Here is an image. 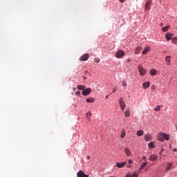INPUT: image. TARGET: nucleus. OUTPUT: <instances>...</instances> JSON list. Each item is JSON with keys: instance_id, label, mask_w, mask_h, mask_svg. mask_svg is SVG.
Listing matches in <instances>:
<instances>
[{"instance_id": "f257e3e1", "label": "nucleus", "mask_w": 177, "mask_h": 177, "mask_svg": "<svg viewBox=\"0 0 177 177\" xmlns=\"http://www.w3.org/2000/svg\"><path fill=\"white\" fill-rule=\"evenodd\" d=\"M119 104L122 111H124L127 105L125 104V102L122 100V98H120Z\"/></svg>"}, {"instance_id": "f03ea898", "label": "nucleus", "mask_w": 177, "mask_h": 177, "mask_svg": "<svg viewBox=\"0 0 177 177\" xmlns=\"http://www.w3.org/2000/svg\"><path fill=\"white\" fill-rule=\"evenodd\" d=\"M138 68L140 75H145L147 73V71L142 66H138Z\"/></svg>"}, {"instance_id": "7ed1b4c3", "label": "nucleus", "mask_w": 177, "mask_h": 177, "mask_svg": "<svg viewBox=\"0 0 177 177\" xmlns=\"http://www.w3.org/2000/svg\"><path fill=\"white\" fill-rule=\"evenodd\" d=\"M124 55H125V53L122 50H120L115 53V56L118 57V59H121Z\"/></svg>"}, {"instance_id": "20e7f679", "label": "nucleus", "mask_w": 177, "mask_h": 177, "mask_svg": "<svg viewBox=\"0 0 177 177\" xmlns=\"http://www.w3.org/2000/svg\"><path fill=\"white\" fill-rule=\"evenodd\" d=\"M91 92H92V89H91V88H84V91H82V94L83 95V96H86L89 95Z\"/></svg>"}, {"instance_id": "39448f33", "label": "nucleus", "mask_w": 177, "mask_h": 177, "mask_svg": "<svg viewBox=\"0 0 177 177\" xmlns=\"http://www.w3.org/2000/svg\"><path fill=\"white\" fill-rule=\"evenodd\" d=\"M88 59H89V54L86 53L80 58V62H86Z\"/></svg>"}, {"instance_id": "423d86ee", "label": "nucleus", "mask_w": 177, "mask_h": 177, "mask_svg": "<svg viewBox=\"0 0 177 177\" xmlns=\"http://www.w3.org/2000/svg\"><path fill=\"white\" fill-rule=\"evenodd\" d=\"M77 177H89L88 174H84V171L80 170L77 174Z\"/></svg>"}, {"instance_id": "0eeeda50", "label": "nucleus", "mask_w": 177, "mask_h": 177, "mask_svg": "<svg viewBox=\"0 0 177 177\" xmlns=\"http://www.w3.org/2000/svg\"><path fill=\"white\" fill-rule=\"evenodd\" d=\"M125 165H127V162H122L121 163L116 162V167H118V168H124Z\"/></svg>"}, {"instance_id": "6e6552de", "label": "nucleus", "mask_w": 177, "mask_h": 177, "mask_svg": "<svg viewBox=\"0 0 177 177\" xmlns=\"http://www.w3.org/2000/svg\"><path fill=\"white\" fill-rule=\"evenodd\" d=\"M151 6V1L148 0L145 5V9L146 10H150V6Z\"/></svg>"}, {"instance_id": "1a4fd4ad", "label": "nucleus", "mask_w": 177, "mask_h": 177, "mask_svg": "<svg viewBox=\"0 0 177 177\" xmlns=\"http://www.w3.org/2000/svg\"><path fill=\"white\" fill-rule=\"evenodd\" d=\"M161 136H162L163 139H165V140H169V135L165 133H161Z\"/></svg>"}, {"instance_id": "9d476101", "label": "nucleus", "mask_w": 177, "mask_h": 177, "mask_svg": "<svg viewBox=\"0 0 177 177\" xmlns=\"http://www.w3.org/2000/svg\"><path fill=\"white\" fill-rule=\"evenodd\" d=\"M124 115L125 117H129V115H131V109H126L125 111H124Z\"/></svg>"}, {"instance_id": "9b49d317", "label": "nucleus", "mask_w": 177, "mask_h": 177, "mask_svg": "<svg viewBox=\"0 0 177 177\" xmlns=\"http://www.w3.org/2000/svg\"><path fill=\"white\" fill-rule=\"evenodd\" d=\"M142 86H143L144 89H147V88H149V86H150V82H144L142 84Z\"/></svg>"}, {"instance_id": "f8f14e48", "label": "nucleus", "mask_w": 177, "mask_h": 177, "mask_svg": "<svg viewBox=\"0 0 177 177\" xmlns=\"http://www.w3.org/2000/svg\"><path fill=\"white\" fill-rule=\"evenodd\" d=\"M145 139L146 142H150V140H151V135L146 134L145 136Z\"/></svg>"}, {"instance_id": "ddd939ff", "label": "nucleus", "mask_w": 177, "mask_h": 177, "mask_svg": "<svg viewBox=\"0 0 177 177\" xmlns=\"http://www.w3.org/2000/svg\"><path fill=\"white\" fill-rule=\"evenodd\" d=\"M171 168H172V163H167L166 169H165V171L168 172V171H169V169H171Z\"/></svg>"}, {"instance_id": "4468645a", "label": "nucleus", "mask_w": 177, "mask_h": 177, "mask_svg": "<svg viewBox=\"0 0 177 177\" xmlns=\"http://www.w3.org/2000/svg\"><path fill=\"white\" fill-rule=\"evenodd\" d=\"M140 50H142L141 47H136V49H135L136 55H139L140 53Z\"/></svg>"}, {"instance_id": "2eb2a0df", "label": "nucleus", "mask_w": 177, "mask_h": 177, "mask_svg": "<svg viewBox=\"0 0 177 177\" xmlns=\"http://www.w3.org/2000/svg\"><path fill=\"white\" fill-rule=\"evenodd\" d=\"M126 177H138V174H136V172H134L133 174H127Z\"/></svg>"}, {"instance_id": "dca6fc26", "label": "nucleus", "mask_w": 177, "mask_h": 177, "mask_svg": "<svg viewBox=\"0 0 177 177\" xmlns=\"http://www.w3.org/2000/svg\"><path fill=\"white\" fill-rule=\"evenodd\" d=\"M86 102L87 103H95V99L92 98V97H90V98H87L86 100Z\"/></svg>"}, {"instance_id": "f3484780", "label": "nucleus", "mask_w": 177, "mask_h": 177, "mask_svg": "<svg viewBox=\"0 0 177 177\" xmlns=\"http://www.w3.org/2000/svg\"><path fill=\"white\" fill-rule=\"evenodd\" d=\"M149 149H154L156 147V145H154V142H151L148 145Z\"/></svg>"}, {"instance_id": "a211bd4d", "label": "nucleus", "mask_w": 177, "mask_h": 177, "mask_svg": "<svg viewBox=\"0 0 177 177\" xmlns=\"http://www.w3.org/2000/svg\"><path fill=\"white\" fill-rule=\"evenodd\" d=\"M145 133L143 130H138L136 133L137 136H142Z\"/></svg>"}, {"instance_id": "6ab92c4d", "label": "nucleus", "mask_w": 177, "mask_h": 177, "mask_svg": "<svg viewBox=\"0 0 177 177\" xmlns=\"http://www.w3.org/2000/svg\"><path fill=\"white\" fill-rule=\"evenodd\" d=\"M149 160H150V161H156V160H157V156H156V155H151V156L149 157Z\"/></svg>"}, {"instance_id": "aec40b11", "label": "nucleus", "mask_w": 177, "mask_h": 177, "mask_svg": "<svg viewBox=\"0 0 177 177\" xmlns=\"http://www.w3.org/2000/svg\"><path fill=\"white\" fill-rule=\"evenodd\" d=\"M149 50H150V47L147 46L144 50L142 51V55H146V53H147V52H149Z\"/></svg>"}, {"instance_id": "412c9836", "label": "nucleus", "mask_w": 177, "mask_h": 177, "mask_svg": "<svg viewBox=\"0 0 177 177\" xmlns=\"http://www.w3.org/2000/svg\"><path fill=\"white\" fill-rule=\"evenodd\" d=\"M165 62L167 63V64H169L171 63V56H167L165 57Z\"/></svg>"}, {"instance_id": "4be33fe9", "label": "nucleus", "mask_w": 177, "mask_h": 177, "mask_svg": "<svg viewBox=\"0 0 177 177\" xmlns=\"http://www.w3.org/2000/svg\"><path fill=\"white\" fill-rule=\"evenodd\" d=\"M124 153L127 154V156H131V150L128 148L124 149Z\"/></svg>"}, {"instance_id": "5701e85b", "label": "nucleus", "mask_w": 177, "mask_h": 177, "mask_svg": "<svg viewBox=\"0 0 177 177\" xmlns=\"http://www.w3.org/2000/svg\"><path fill=\"white\" fill-rule=\"evenodd\" d=\"M77 88L79 91H84L85 89V86L78 85Z\"/></svg>"}, {"instance_id": "b1692460", "label": "nucleus", "mask_w": 177, "mask_h": 177, "mask_svg": "<svg viewBox=\"0 0 177 177\" xmlns=\"http://www.w3.org/2000/svg\"><path fill=\"white\" fill-rule=\"evenodd\" d=\"M165 38L167 41H170L171 38H172V35L171 34H167L165 36Z\"/></svg>"}, {"instance_id": "393cba45", "label": "nucleus", "mask_w": 177, "mask_h": 177, "mask_svg": "<svg viewBox=\"0 0 177 177\" xmlns=\"http://www.w3.org/2000/svg\"><path fill=\"white\" fill-rule=\"evenodd\" d=\"M168 30H169V26H165L162 28V31H163V32H167Z\"/></svg>"}, {"instance_id": "a878e982", "label": "nucleus", "mask_w": 177, "mask_h": 177, "mask_svg": "<svg viewBox=\"0 0 177 177\" xmlns=\"http://www.w3.org/2000/svg\"><path fill=\"white\" fill-rule=\"evenodd\" d=\"M158 140H160V142H164V137L161 136V133H160L158 135Z\"/></svg>"}, {"instance_id": "bb28decb", "label": "nucleus", "mask_w": 177, "mask_h": 177, "mask_svg": "<svg viewBox=\"0 0 177 177\" xmlns=\"http://www.w3.org/2000/svg\"><path fill=\"white\" fill-rule=\"evenodd\" d=\"M171 42H172V44H174L175 45H176V44H177V37H173L171 39Z\"/></svg>"}, {"instance_id": "cd10ccee", "label": "nucleus", "mask_w": 177, "mask_h": 177, "mask_svg": "<svg viewBox=\"0 0 177 177\" xmlns=\"http://www.w3.org/2000/svg\"><path fill=\"white\" fill-rule=\"evenodd\" d=\"M150 73L151 75H156V74H157V71L156 69H151Z\"/></svg>"}, {"instance_id": "c85d7f7f", "label": "nucleus", "mask_w": 177, "mask_h": 177, "mask_svg": "<svg viewBox=\"0 0 177 177\" xmlns=\"http://www.w3.org/2000/svg\"><path fill=\"white\" fill-rule=\"evenodd\" d=\"M86 117L87 120H89V118H91V117H92V113L88 112V113L86 114Z\"/></svg>"}, {"instance_id": "c756f323", "label": "nucleus", "mask_w": 177, "mask_h": 177, "mask_svg": "<svg viewBox=\"0 0 177 177\" xmlns=\"http://www.w3.org/2000/svg\"><path fill=\"white\" fill-rule=\"evenodd\" d=\"M155 111H160L161 110V106L158 105L156 108H154Z\"/></svg>"}, {"instance_id": "7c9ffc66", "label": "nucleus", "mask_w": 177, "mask_h": 177, "mask_svg": "<svg viewBox=\"0 0 177 177\" xmlns=\"http://www.w3.org/2000/svg\"><path fill=\"white\" fill-rule=\"evenodd\" d=\"M147 165V162H144L141 167H140V169H143L145 168V167H146Z\"/></svg>"}, {"instance_id": "2f4dec72", "label": "nucleus", "mask_w": 177, "mask_h": 177, "mask_svg": "<svg viewBox=\"0 0 177 177\" xmlns=\"http://www.w3.org/2000/svg\"><path fill=\"white\" fill-rule=\"evenodd\" d=\"M121 138H122V139H124V138H125V132H122V133H121Z\"/></svg>"}, {"instance_id": "473e14b6", "label": "nucleus", "mask_w": 177, "mask_h": 177, "mask_svg": "<svg viewBox=\"0 0 177 177\" xmlns=\"http://www.w3.org/2000/svg\"><path fill=\"white\" fill-rule=\"evenodd\" d=\"M127 82H125V81H123L122 82V86H124V87H126L127 86Z\"/></svg>"}, {"instance_id": "72a5a7b5", "label": "nucleus", "mask_w": 177, "mask_h": 177, "mask_svg": "<svg viewBox=\"0 0 177 177\" xmlns=\"http://www.w3.org/2000/svg\"><path fill=\"white\" fill-rule=\"evenodd\" d=\"M80 94H81V91H76L75 93L76 96H80Z\"/></svg>"}, {"instance_id": "f704fd0d", "label": "nucleus", "mask_w": 177, "mask_h": 177, "mask_svg": "<svg viewBox=\"0 0 177 177\" xmlns=\"http://www.w3.org/2000/svg\"><path fill=\"white\" fill-rule=\"evenodd\" d=\"M162 147H164V146H162ZM163 151H164V148H161L160 154H162Z\"/></svg>"}, {"instance_id": "c9c22d12", "label": "nucleus", "mask_w": 177, "mask_h": 177, "mask_svg": "<svg viewBox=\"0 0 177 177\" xmlns=\"http://www.w3.org/2000/svg\"><path fill=\"white\" fill-rule=\"evenodd\" d=\"M117 91V87H114L113 88V93H114L115 92H116Z\"/></svg>"}, {"instance_id": "e433bc0d", "label": "nucleus", "mask_w": 177, "mask_h": 177, "mask_svg": "<svg viewBox=\"0 0 177 177\" xmlns=\"http://www.w3.org/2000/svg\"><path fill=\"white\" fill-rule=\"evenodd\" d=\"M129 164H133V161H132V160H129Z\"/></svg>"}, {"instance_id": "4c0bfd02", "label": "nucleus", "mask_w": 177, "mask_h": 177, "mask_svg": "<svg viewBox=\"0 0 177 177\" xmlns=\"http://www.w3.org/2000/svg\"><path fill=\"white\" fill-rule=\"evenodd\" d=\"M119 1H120V2H121V3H124L125 0H119Z\"/></svg>"}, {"instance_id": "58836bf2", "label": "nucleus", "mask_w": 177, "mask_h": 177, "mask_svg": "<svg viewBox=\"0 0 177 177\" xmlns=\"http://www.w3.org/2000/svg\"><path fill=\"white\" fill-rule=\"evenodd\" d=\"M146 159H147V158H146V156H143V157H142V160H144L145 161H146Z\"/></svg>"}, {"instance_id": "ea45409f", "label": "nucleus", "mask_w": 177, "mask_h": 177, "mask_svg": "<svg viewBox=\"0 0 177 177\" xmlns=\"http://www.w3.org/2000/svg\"><path fill=\"white\" fill-rule=\"evenodd\" d=\"M127 63H131V59H127Z\"/></svg>"}, {"instance_id": "a19ab883", "label": "nucleus", "mask_w": 177, "mask_h": 177, "mask_svg": "<svg viewBox=\"0 0 177 177\" xmlns=\"http://www.w3.org/2000/svg\"><path fill=\"white\" fill-rule=\"evenodd\" d=\"M105 98H106V99H109V95H106Z\"/></svg>"}, {"instance_id": "79ce46f5", "label": "nucleus", "mask_w": 177, "mask_h": 177, "mask_svg": "<svg viewBox=\"0 0 177 177\" xmlns=\"http://www.w3.org/2000/svg\"><path fill=\"white\" fill-rule=\"evenodd\" d=\"M84 80H86V77L85 76H83Z\"/></svg>"}, {"instance_id": "37998d69", "label": "nucleus", "mask_w": 177, "mask_h": 177, "mask_svg": "<svg viewBox=\"0 0 177 177\" xmlns=\"http://www.w3.org/2000/svg\"><path fill=\"white\" fill-rule=\"evenodd\" d=\"M173 151H177V149H174L173 150Z\"/></svg>"}, {"instance_id": "c03bdc74", "label": "nucleus", "mask_w": 177, "mask_h": 177, "mask_svg": "<svg viewBox=\"0 0 177 177\" xmlns=\"http://www.w3.org/2000/svg\"><path fill=\"white\" fill-rule=\"evenodd\" d=\"M99 62H100V59H99L98 61H96L97 63H99Z\"/></svg>"}, {"instance_id": "a18cd8bd", "label": "nucleus", "mask_w": 177, "mask_h": 177, "mask_svg": "<svg viewBox=\"0 0 177 177\" xmlns=\"http://www.w3.org/2000/svg\"><path fill=\"white\" fill-rule=\"evenodd\" d=\"M129 168H131V165H129V166H127Z\"/></svg>"}, {"instance_id": "49530a36", "label": "nucleus", "mask_w": 177, "mask_h": 177, "mask_svg": "<svg viewBox=\"0 0 177 177\" xmlns=\"http://www.w3.org/2000/svg\"><path fill=\"white\" fill-rule=\"evenodd\" d=\"M109 177H115V176H109Z\"/></svg>"}, {"instance_id": "de8ad7c7", "label": "nucleus", "mask_w": 177, "mask_h": 177, "mask_svg": "<svg viewBox=\"0 0 177 177\" xmlns=\"http://www.w3.org/2000/svg\"><path fill=\"white\" fill-rule=\"evenodd\" d=\"M75 89H76V88H73V90H75Z\"/></svg>"}, {"instance_id": "09e8293b", "label": "nucleus", "mask_w": 177, "mask_h": 177, "mask_svg": "<svg viewBox=\"0 0 177 177\" xmlns=\"http://www.w3.org/2000/svg\"><path fill=\"white\" fill-rule=\"evenodd\" d=\"M75 89H76V88H73V90H75Z\"/></svg>"}]
</instances>
